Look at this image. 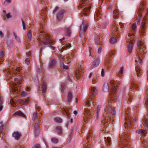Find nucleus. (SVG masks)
<instances>
[{"instance_id":"nucleus-1","label":"nucleus","mask_w":148,"mask_h":148,"mask_svg":"<svg viewBox=\"0 0 148 148\" xmlns=\"http://www.w3.org/2000/svg\"><path fill=\"white\" fill-rule=\"evenodd\" d=\"M90 90L92 96H90V99L87 100L85 103L86 106L84 108V112L83 118L84 122L93 116V112L92 110L95 106V104L92 102V101L93 100V101L95 102V100L94 98L92 97H96L97 94V90L94 87H91Z\"/></svg>"},{"instance_id":"nucleus-2","label":"nucleus","mask_w":148,"mask_h":148,"mask_svg":"<svg viewBox=\"0 0 148 148\" xmlns=\"http://www.w3.org/2000/svg\"><path fill=\"white\" fill-rule=\"evenodd\" d=\"M120 140L118 147L119 148H129L131 143L130 141V135L128 133H125L120 135L119 137Z\"/></svg>"},{"instance_id":"nucleus-3","label":"nucleus","mask_w":148,"mask_h":148,"mask_svg":"<svg viewBox=\"0 0 148 148\" xmlns=\"http://www.w3.org/2000/svg\"><path fill=\"white\" fill-rule=\"evenodd\" d=\"M109 103L106 106V108L105 109V115L106 117L104 116L101 122L105 124V123H107L110 121L109 117H110V121L114 117L115 114V110L112 106Z\"/></svg>"},{"instance_id":"nucleus-4","label":"nucleus","mask_w":148,"mask_h":148,"mask_svg":"<svg viewBox=\"0 0 148 148\" xmlns=\"http://www.w3.org/2000/svg\"><path fill=\"white\" fill-rule=\"evenodd\" d=\"M51 42V40L45 37L41 38L39 42L41 45L44 46L46 45L47 46L50 45Z\"/></svg>"},{"instance_id":"nucleus-5","label":"nucleus","mask_w":148,"mask_h":148,"mask_svg":"<svg viewBox=\"0 0 148 148\" xmlns=\"http://www.w3.org/2000/svg\"><path fill=\"white\" fill-rule=\"evenodd\" d=\"M144 4H141L139 5L137 15H136V20L137 21L139 22L142 16V12L143 10V6Z\"/></svg>"},{"instance_id":"nucleus-6","label":"nucleus","mask_w":148,"mask_h":148,"mask_svg":"<svg viewBox=\"0 0 148 148\" xmlns=\"http://www.w3.org/2000/svg\"><path fill=\"white\" fill-rule=\"evenodd\" d=\"M24 70L19 66V86L23 83V78L24 77Z\"/></svg>"},{"instance_id":"nucleus-7","label":"nucleus","mask_w":148,"mask_h":148,"mask_svg":"<svg viewBox=\"0 0 148 148\" xmlns=\"http://www.w3.org/2000/svg\"><path fill=\"white\" fill-rule=\"evenodd\" d=\"M137 45L138 47L139 51L140 52V54L141 57L143 56V53H145L144 51L145 49L144 45H143V43L140 40H139L137 43Z\"/></svg>"},{"instance_id":"nucleus-8","label":"nucleus","mask_w":148,"mask_h":148,"mask_svg":"<svg viewBox=\"0 0 148 148\" xmlns=\"http://www.w3.org/2000/svg\"><path fill=\"white\" fill-rule=\"evenodd\" d=\"M125 127H126V125L127 127V129H130L132 127L131 126V124H132V119L131 117H126L125 118Z\"/></svg>"},{"instance_id":"nucleus-9","label":"nucleus","mask_w":148,"mask_h":148,"mask_svg":"<svg viewBox=\"0 0 148 148\" xmlns=\"http://www.w3.org/2000/svg\"><path fill=\"white\" fill-rule=\"evenodd\" d=\"M66 11L64 10H60L57 16V19L59 21H61L63 18V14L66 13Z\"/></svg>"},{"instance_id":"nucleus-10","label":"nucleus","mask_w":148,"mask_h":148,"mask_svg":"<svg viewBox=\"0 0 148 148\" xmlns=\"http://www.w3.org/2000/svg\"><path fill=\"white\" fill-rule=\"evenodd\" d=\"M111 90L112 91V93H115L116 91V87L117 86V84L115 83L114 80H111L110 82Z\"/></svg>"},{"instance_id":"nucleus-11","label":"nucleus","mask_w":148,"mask_h":148,"mask_svg":"<svg viewBox=\"0 0 148 148\" xmlns=\"http://www.w3.org/2000/svg\"><path fill=\"white\" fill-rule=\"evenodd\" d=\"M84 21L83 22L82 24L80 27V31L79 32V36H81V34H82L83 32H85L87 29L88 27V25H84Z\"/></svg>"},{"instance_id":"nucleus-12","label":"nucleus","mask_w":148,"mask_h":148,"mask_svg":"<svg viewBox=\"0 0 148 148\" xmlns=\"http://www.w3.org/2000/svg\"><path fill=\"white\" fill-rule=\"evenodd\" d=\"M119 26V25L118 24H116L115 23H114L113 24V27L112 28V30L113 31L112 32V34L114 35L116 38L118 37L117 35L118 34V33L117 32V26L118 27Z\"/></svg>"},{"instance_id":"nucleus-13","label":"nucleus","mask_w":148,"mask_h":148,"mask_svg":"<svg viewBox=\"0 0 148 148\" xmlns=\"http://www.w3.org/2000/svg\"><path fill=\"white\" fill-rule=\"evenodd\" d=\"M100 61L99 58H96L92 62L91 66V68L92 69L94 68H95L98 66L99 64Z\"/></svg>"},{"instance_id":"nucleus-14","label":"nucleus","mask_w":148,"mask_h":148,"mask_svg":"<svg viewBox=\"0 0 148 148\" xmlns=\"http://www.w3.org/2000/svg\"><path fill=\"white\" fill-rule=\"evenodd\" d=\"M114 51H111L110 53H109L108 55H106V57L105 58V64L107 65L109 64V62H110L109 58L112 55H114Z\"/></svg>"},{"instance_id":"nucleus-15","label":"nucleus","mask_w":148,"mask_h":148,"mask_svg":"<svg viewBox=\"0 0 148 148\" xmlns=\"http://www.w3.org/2000/svg\"><path fill=\"white\" fill-rule=\"evenodd\" d=\"M39 125L38 122L36 123L34 126V132L35 136H38L39 133Z\"/></svg>"},{"instance_id":"nucleus-16","label":"nucleus","mask_w":148,"mask_h":148,"mask_svg":"<svg viewBox=\"0 0 148 148\" xmlns=\"http://www.w3.org/2000/svg\"><path fill=\"white\" fill-rule=\"evenodd\" d=\"M81 69H79L76 71L75 72L76 77L77 79H79L82 77V72Z\"/></svg>"},{"instance_id":"nucleus-17","label":"nucleus","mask_w":148,"mask_h":148,"mask_svg":"<svg viewBox=\"0 0 148 148\" xmlns=\"http://www.w3.org/2000/svg\"><path fill=\"white\" fill-rule=\"evenodd\" d=\"M12 102V104L13 106L15 107L18 105V97L16 96L13 99Z\"/></svg>"},{"instance_id":"nucleus-18","label":"nucleus","mask_w":148,"mask_h":148,"mask_svg":"<svg viewBox=\"0 0 148 148\" xmlns=\"http://www.w3.org/2000/svg\"><path fill=\"white\" fill-rule=\"evenodd\" d=\"M146 22H142L140 25V32L141 33H144L145 31Z\"/></svg>"},{"instance_id":"nucleus-19","label":"nucleus","mask_w":148,"mask_h":148,"mask_svg":"<svg viewBox=\"0 0 148 148\" xmlns=\"http://www.w3.org/2000/svg\"><path fill=\"white\" fill-rule=\"evenodd\" d=\"M105 142L108 145L110 146L112 144L111 138L110 137H107L105 138Z\"/></svg>"},{"instance_id":"nucleus-20","label":"nucleus","mask_w":148,"mask_h":148,"mask_svg":"<svg viewBox=\"0 0 148 148\" xmlns=\"http://www.w3.org/2000/svg\"><path fill=\"white\" fill-rule=\"evenodd\" d=\"M18 85L17 84H16L15 83L13 84V88L14 91V93L15 94H17V95H18Z\"/></svg>"},{"instance_id":"nucleus-21","label":"nucleus","mask_w":148,"mask_h":148,"mask_svg":"<svg viewBox=\"0 0 148 148\" xmlns=\"http://www.w3.org/2000/svg\"><path fill=\"white\" fill-rule=\"evenodd\" d=\"M129 42H130V43L128 45V52L130 53L132 52L133 48V42L130 40L128 43Z\"/></svg>"},{"instance_id":"nucleus-22","label":"nucleus","mask_w":148,"mask_h":148,"mask_svg":"<svg viewBox=\"0 0 148 148\" xmlns=\"http://www.w3.org/2000/svg\"><path fill=\"white\" fill-rule=\"evenodd\" d=\"M27 38L29 41H31L32 38V32L30 30H28L27 33Z\"/></svg>"},{"instance_id":"nucleus-23","label":"nucleus","mask_w":148,"mask_h":148,"mask_svg":"<svg viewBox=\"0 0 148 148\" xmlns=\"http://www.w3.org/2000/svg\"><path fill=\"white\" fill-rule=\"evenodd\" d=\"M142 148H148V140L145 139H144V142L143 143Z\"/></svg>"},{"instance_id":"nucleus-24","label":"nucleus","mask_w":148,"mask_h":148,"mask_svg":"<svg viewBox=\"0 0 148 148\" xmlns=\"http://www.w3.org/2000/svg\"><path fill=\"white\" fill-rule=\"evenodd\" d=\"M113 17L115 19L118 18L119 15V11L117 9H116L113 12Z\"/></svg>"},{"instance_id":"nucleus-25","label":"nucleus","mask_w":148,"mask_h":148,"mask_svg":"<svg viewBox=\"0 0 148 148\" xmlns=\"http://www.w3.org/2000/svg\"><path fill=\"white\" fill-rule=\"evenodd\" d=\"M135 70L137 76L139 77L140 76V72L141 71L140 70V67L139 66L136 67Z\"/></svg>"},{"instance_id":"nucleus-26","label":"nucleus","mask_w":148,"mask_h":148,"mask_svg":"<svg viewBox=\"0 0 148 148\" xmlns=\"http://www.w3.org/2000/svg\"><path fill=\"white\" fill-rule=\"evenodd\" d=\"M42 88L43 92L45 93L47 90V85L45 82H43L42 83Z\"/></svg>"},{"instance_id":"nucleus-27","label":"nucleus","mask_w":148,"mask_h":148,"mask_svg":"<svg viewBox=\"0 0 148 148\" xmlns=\"http://www.w3.org/2000/svg\"><path fill=\"white\" fill-rule=\"evenodd\" d=\"M103 89L104 92H107L108 91L109 87L107 83H105L104 84Z\"/></svg>"},{"instance_id":"nucleus-28","label":"nucleus","mask_w":148,"mask_h":148,"mask_svg":"<svg viewBox=\"0 0 148 148\" xmlns=\"http://www.w3.org/2000/svg\"><path fill=\"white\" fill-rule=\"evenodd\" d=\"M131 86L132 88L136 90L137 88H138V86L137 83L134 82L132 83Z\"/></svg>"},{"instance_id":"nucleus-29","label":"nucleus","mask_w":148,"mask_h":148,"mask_svg":"<svg viewBox=\"0 0 148 148\" xmlns=\"http://www.w3.org/2000/svg\"><path fill=\"white\" fill-rule=\"evenodd\" d=\"M56 63V62L54 59H52L50 62L49 66L50 67H52L54 66Z\"/></svg>"},{"instance_id":"nucleus-30","label":"nucleus","mask_w":148,"mask_h":148,"mask_svg":"<svg viewBox=\"0 0 148 148\" xmlns=\"http://www.w3.org/2000/svg\"><path fill=\"white\" fill-rule=\"evenodd\" d=\"M56 129L57 130V132L60 134H62V128L60 126H58L56 127Z\"/></svg>"},{"instance_id":"nucleus-31","label":"nucleus","mask_w":148,"mask_h":148,"mask_svg":"<svg viewBox=\"0 0 148 148\" xmlns=\"http://www.w3.org/2000/svg\"><path fill=\"white\" fill-rule=\"evenodd\" d=\"M134 36V32H132V31H130L129 34H128V38H127L126 42H130V40H129V38L130 37V36L131 37H133Z\"/></svg>"},{"instance_id":"nucleus-32","label":"nucleus","mask_w":148,"mask_h":148,"mask_svg":"<svg viewBox=\"0 0 148 148\" xmlns=\"http://www.w3.org/2000/svg\"><path fill=\"white\" fill-rule=\"evenodd\" d=\"M54 121L58 123H61L62 122V119L59 117H56L54 119Z\"/></svg>"},{"instance_id":"nucleus-33","label":"nucleus","mask_w":148,"mask_h":148,"mask_svg":"<svg viewBox=\"0 0 148 148\" xmlns=\"http://www.w3.org/2000/svg\"><path fill=\"white\" fill-rule=\"evenodd\" d=\"M12 136L16 140L18 139V132H15L12 134Z\"/></svg>"},{"instance_id":"nucleus-34","label":"nucleus","mask_w":148,"mask_h":148,"mask_svg":"<svg viewBox=\"0 0 148 148\" xmlns=\"http://www.w3.org/2000/svg\"><path fill=\"white\" fill-rule=\"evenodd\" d=\"M64 109L66 113L67 116L68 117L70 115V109L67 107L66 108H64Z\"/></svg>"},{"instance_id":"nucleus-35","label":"nucleus","mask_w":148,"mask_h":148,"mask_svg":"<svg viewBox=\"0 0 148 148\" xmlns=\"http://www.w3.org/2000/svg\"><path fill=\"white\" fill-rule=\"evenodd\" d=\"M100 37L99 36H97L95 37V44L98 45L100 44Z\"/></svg>"},{"instance_id":"nucleus-36","label":"nucleus","mask_w":148,"mask_h":148,"mask_svg":"<svg viewBox=\"0 0 148 148\" xmlns=\"http://www.w3.org/2000/svg\"><path fill=\"white\" fill-rule=\"evenodd\" d=\"M136 132L138 134L142 133L143 135H145V134L147 132L146 130H144L142 129L137 130Z\"/></svg>"},{"instance_id":"nucleus-37","label":"nucleus","mask_w":148,"mask_h":148,"mask_svg":"<svg viewBox=\"0 0 148 148\" xmlns=\"http://www.w3.org/2000/svg\"><path fill=\"white\" fill-rule=\"evenodd\" d=\"M3 98L2 97H0V111H1L3 108Z\"/></svg>"},{"instance_id":"nucleus-38","label":"nucleus","mask_w":148,"mask_h":148,"mask_svg":"<svg viewBox=\"0 0 148 148\" xmlns=\"http://www.w3.org/2000/svg\"><path fill=\"white\" fill-rule=\"evenodd\" d=\"M51 142L54 144H57L58 142V139L56 138H51Z\"/></svg>"},{"instance_id":"nucleus-39","label":"nucleus","mask_w":148,"mask_h":148,"mask_svg":"<svg viewBox=\"0 0 148 148\" xmlns=\"http://www.w3.org/2000/svg\"><path fill=\"white\" fill-rule=\"evenodd\" d=\"M72 99V95L71 92H69L68 95V100L69 102H70Z\"/></svg>"},{"instance_id":"nucleus-40","label":"nucleus","mask_w":148,"mask_h":148,"mask_svg":"<svg viewBox=\"0 0 148 148\" xmlns=\"http://www.w3.org/2000/svg\"><path fill=\"white\" fill-rule=\"evenodd\" d=\"M37 116V113L36 112H34L33 114L32 117V120L33 121H35L36 120Z\"/></svg>"},{"instance_id":"nucleus-41","label":"nucleus","mask_w":148,"mask_h":148,"mask_svg":"<svg viewBox=\"0 0 148 148\" xmlns=\"http://www.w3.org/2000/svg\"><path fill=\"white\" fill-rule=\"evenodd\" d=\"M116 41V39L115 38H112L110 39L109 42L110 43L113 44Z\"/></svg>"},{"instance_id":"nucleus-42","label":"nucleus","mask_w":148,"mask_h":148,"mask_svg":"<svg viewBox=\"0 0 148 148\" xmlns=\"http://www.w3.org/2000/svg\"><path fill=\"white\" fill-rule=\"evenodd\" d=\"M144 124L143 125L146 127H148V120L145 119H144L143 120Z\"/></svg>"},{"instance_id":"nucleus-43","label":"nucleus","mask_w":148,"mask_h":148,"mask_svg":"<svg viewBox=\"0 0 148 148\" xmlns=\"http://www.w3.org/2000/svg\"><path fill=\"white\" fill-rule=\"evenodd\" d=\"M11 2V0H5L4 2V5L5 6L8 5L9 3Z\"/></svg>"},{"instance_id":"nucleus-44","label":"nucleus","mask_w":148,"mask_h":148,"mask_svg":"<svg viewBox=\"0 0 148 148\" xmlns=\"http://www.w3.org/2000/svg\"><path fill=\"white\" fill-rule=\"evenodd\" d=\"M66 33L67 35L69 36L71 34L70 30L69 28H67L66 30Z\"/></svg>"},{"instance_id":"nucleus-45","label":"nucleus","mask_w":148,"mask_h":148,"mask_svg":"<svg viewBox=\"0 0 148 148\" xmlns=\"http://www.w3.org/2000/svg\"><path fill=\"white\" fill-rule=\"evenodd\" d=\"M19 116H21L23 118H25V115L21 111H19Z\"/></svg>"},{"instance_id":"nucleus-46","label":"nucleus","mask_w":148,"mask_h":148,"mask_svg":"<svg viewBox=\"0 0 148 148\" xmlns=\"http://www.w3.org/2000/svg\"><path fill=\"white\" fill-rule=\"evenodd\" d=\"M137 27L136 25V23L133 24L132 25V29L133 31H134Z\"/></svg>"},{"instance_id":"nucleus-47","label":"nucleus","mask_w":148,"mask_h":148,"mask_svg":"<svg viewBox=\"0 0 148 148\" xmlns=\"http://www.w3.org/2000/svg\"><path fill=\"white\" fill-rule=\"evenodd\" d=\"M73 57L72 55H69L67 56L66 58H67V59L69 61V62H70V61L69 60V59H71Z\"/></svg>"},{"instance_id":"nucleus-48","label":"nucleus","mask_w":148,"mask_h":148,"mask_svg":"<svg viewBox=\"0 0 148 148\" xmlns=\"http://www.w3.org/2000/svg\"><path fill=\"white\" fill-rule=\"evenodd\" d=\"M97 81V79L96 78H93L92 80V84H94L96 83Z\"/></svg>"},{"instance_id":"nucleus-49","label":"nucleus","mask_w":148,"mask_h":148,"mask_svg":"<svg viewBox=\"0 0 148 148\" xmlns=\"http://www.w3.org/2000/svg\"><path fill=\"white\" fill-rule=\"evenodd\" d=\"M59 8L58 7H56L55 8V9L53 11V13L54 14L56 12H57L58 10H59Z\"/></svg>"},{"instance_id":"nucleus-50","label":"nucleus","mask_w":148,"mask_h":148,"mask_svg":"<svg viewBox=\"0 0 148 148\" xmlns=\"http://www.w3.org/2000/svg\"><path fill=\"white\" fill-rule=\"evenodd\" d=\"M21 20L22 22L23 29V30H25L26 29V28L25 26V23L24 21L22 19H21Z\"/></svg>"},{"instance_id":"nucleus-51","label":"nucleus","mask_w":148,"mask_h":148,"mask_svg":"<svg viewBox=\"0 0 148 148\" xmlns=\"http://www.w3.org/2000/svg\"><path fill=\"white\" fill-rule=\"evenodd\" d=\"M25 62L26 64H29L30 62L29 59L28 58H26L25 60Z\"/></svg>"},{"instance_id":"nucleus-52","label":"nucleus","mask_w":148,"mask_h":148,"mask_svg":"<svg viewBox=\"0 0 148 148\" xmlns=\"http://www.w3.org/2000/svg\"><path fill=\"white\" fill-rule=\"evenodd\" d=\"M90 9V7H85V8H84V11L86 12H88L89 11Z\"/></svg>"},{"instance_id":"nucleus-53","label":"nucleus","mask_w":148,"mask_h":148,"mask_svg":"<svg viewBox=\"0 0 148 148\" xmlns=\"http://www.w3.org/2000/svg\"><path fill=\"white\" fill-rule=\"evenodd\" d=\"M21 95L22 97H25L26 96V93L24 91H23L21 94Z\"/></svg>"},{"instance_id":"nucleus-54","label":"nucleus","mask_w":148,"mask_h":148,"mask_svg":"<svg viewBox=\"0 0 148 148\" xmlns=\"http://www.w3.org/2000/svg\"><path fill=\"white\" fill-rule=\"evenodd\" d=\"M124 70V68L123 67H120V70L119 71V73L121 74H122L123 73V71Z\"/></svg>"},{"instance_id":"nucleus-55","label":"nucleus","mask_w":148,"mask_h":148,"mask_svg":"<svg viewBox=\"0 0 148 148\" xmlns=\"http://www.w3.org/2000/svg\"><path fill=\"white\" fill-rule=\"evenodd\" d=\"M3 56V53L2 51H0V58H2Z\"/></svg>"},{"instance_id":"nucleus-56","label":"nucleus","mask_w":148,"mask_h":148,"mask_svg":"<svg viewBox=\"0 0 148 148\" xmlns=\"http://www.w3.org/2000/svg\"><path fill=\"white\" fill-rule=\"evenodd\" d=\"M63 67L64 69H65L67 70H68L69 69V67L66 65H63Z\"/></svg>"},{"instance_id":"nucleus-57","label":"nucleus","mask_w":148,"mask_h":148,"mask_svg":"<svg viewBox=\"0 0 148 148\" xmlns=\"http://www.w3.org/2000/svg\"><path fill=\"white\" fill-rule=\"evenodd\" d=\"M35 107L36 110V111H37L38 112L40 110V108L37 105Z\"/></svg>"},{"instance_id":"nucleus-58","label":"nucleus","mask_w":148,"mask_h":148,"mask_svg":"<svg viewBox=\"0 0 148 148\" xmlns=\"http://www.w3.org/2000/svg\"><path fill=\"white\" fill-rule=\"evenodd\" d=\"M61 86L62 88V89L63 90L64 89L65 86L64 83H62L61 84Z\"/></svg>"},{"instance_id":"nucleus-59","label":"nucleus","mask_w":148,"mask_h":148,"mask_svg":"<svg viewBox=\"0 0 148 148\" xmlns=\"http://www.w3.org/2000/svg\"><path fill=\"white\" fill-rule=\"evenodd\" d=\"M100 106H99L97 107V115H98V114L100 110Z\"/></svg>"},{"instance_id":"nucleus-60","label":"nucleus","mask_w":148,"mask_h":148,"mask_svg":"<svg viewBox=\"0 0 148 148\" xmlns=\"http://www.w3.org/2000/svg\"><path fill=\"white\" fill-rule=\"evenodd\" d=\"M139 58L138 59V61L139 63H140L142 62V59L140 58V56L139 55L138 56Z\"/></svg>"},{"instance_id":"nucleus-61","label":"nucleus","mask_w":148,"mask_h":148,"mask_svg":"<svg viewBox=\"0 0 148 148\" xmlns=\"http://www.w3.org/2000/svg\"><path fill=\"white\" fill-rule=\"evenodd\" d=\"M6 15L7 18H9L11 17V16L10 15V13L6 14Z\"/></svg>"},{"instance_id":"nucleus-62","label":"nucleus","mask_w":148,"mask_h":148,"mask_svg":"<svg viewBox=\"0 0 148 148\" xmlns=\"http://www.w3.org/2000/svg\"><path fill=\"white\" fill-rule=\"evenodd\" d=\"M35 148H41V147L40 144H37L35 146Z\"/></svg>"},{"instance_id":"nucleus-63","label":"nucleus","mask_w":148,"mask_h":148,"mask_svg":"<svg viewBox=\"0 0 148 148\" xmlns=\"http://www.w3.org/2000/svg\"><path fill=\"white\" fill-rule=\"evenodd\" d=\"M104 71L103 69H102L101 72V75L102 77H103L104 75Z\"/></svg>"},{"instance_id":"nucleus-64","label":"nucleus","mask_w":148,"mask_h":148,"mask_svg":"<svg viewBox=\"0 0 148 148\" xmlns=\"http://www.w3.org/2000/svg\"><path fill=\"white\" fill-rule=\"evenodd\" d=\"M101 47H99L98 49V53H101Z\"/></svg>"}]
</instances>
